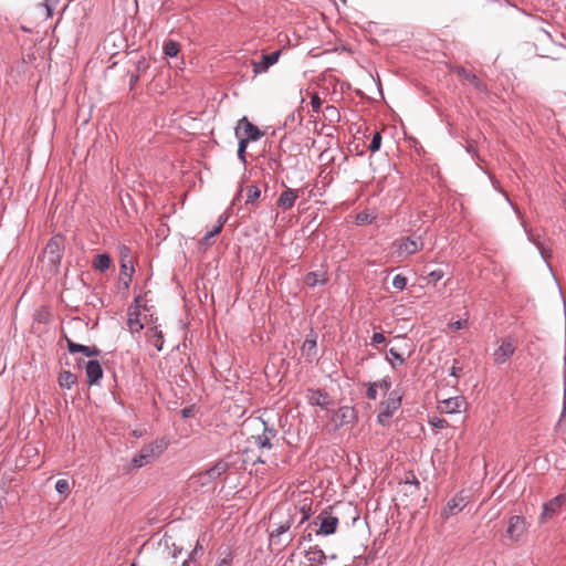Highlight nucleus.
Masks as SVG:
<instances>
[{
    "mask_svg": "<svg viewBox=\"0 0 566 566\" xmlns=\"http://www.w3.org/2000/svg\"><path fill=\"white\" fill-rule=\"evenodd\" d=\"M228 469H229V464L226 461H223V460L217 461L212 467L208 468L203 472H200V475H199L200 479L207 476V482H200V486H207L212 481L218 479L222 473H224Z\"/></svg>",
    "mask_w": 566,
    "mask_h": 566,
    "instance_id": "nucleus-19",
    "label": "nucleus"
},
{
    "mask_svg": "<svg viewBox=\"0 0 566 566\" xmlns=\"http://www.w3.org/2000/svg\"><path fill=\"white\" fill-rule=\"evenodd\" d=\"M148 67V63L146 62V60L144 57H140L137 62H136V74H139L140 72L145 71L146 69Z\"/></svg>",
    "mask_w": 566,
    "mask_h": 566,
    "instance_id": "nucleus-55",
    "label": "nucleus"
},
{
    "mask_svg": "<svg viewBox=\"0 0 566 566\" xmlns=\"http://www.w3.org/2000/svg\"><path fill=\"white\" fill-rule=\"evenodd\" d=\"M206 533L199 535L195 547L188 554V557L182 562L181 566H190L191 563H196L198 555L203 553L202 542L206 541Z\"/></svg>",
    "mask_w": 566,
    "mask_h": 566,
    "instance_id": "nucleus-30",
    "label": "nucleus"
},
{
    "mask_svg": "<svg viewBox=\"0 0 566 566\" xmlns=\"http://www.w3.org/2000/svg\"><path fill=\"white\" fill-rule=\"evenodd\" d=\"M135 273V268L133 264L129 265V273H128V277L126 279H123L122 280V285H123V289L124 290H128L129 285H130V282H132V277H133V274Z\"/></svg>",
    "mask_w": 566,
    "mask_h": 566,
    "instance_id": "nucleus-54",
    "label": "nucleus"
},
{
    "mask_svg": "<svg viewBox=\"0 0 566 566\" xmlns=\"http://www.w3.org/2000/svg\"><path fill=\"white\" fill-rule=\"evenodd\" d=\"M304 555L310 562L308 566H323L327 563V554L318 545L310 546Z\"/></svg>",
    "mask_w": 566,
    "mask_h": 566,
    "instance_id": "nucleus-24",
    "label": "nucleus"
},
{
    "mask_svg": "<svg viewBox=\"0 0 566 566\" xmlns=\"http://www.w3.org/2000/svg\"><path fill=\"white\" fill-rule=\"evenodd\" d=\"M53 237L45 245V253H48L49 264L55 270L61 265L64 252V235L62 231L52 230Z\"/></svg>",
    "mask_w": 566,
    "mask_h": 566,
    "instance_id": "nucleus-2",
    "label": "nucleus"
},
{
    "mask_svg": "<svg viewBox=\"0 0 566 566\" xmlns=\"http://www.w3.org/2000/svg\"><path fill=\"white\" fill-rule=\"evenodd\" d=\"M446 413H458L463 405L461 397H451L443 400Z\"/></svg>",
    "mask_w": 566,
    "mask_h": 566,
    "instance_id": "nucleus-34",
    "label": "nucleus"
},
{
    "mask_svg": "<svg viewBox=\"0 0 566 566\" xmlns=\"http://www.w3.org/2000/svg\"><path fill=\"white\" fill-rule=\"evenodd\" d=\"M312 513L311 504H303L301 506L292 504L287 506L282 518L283 521H292L291 528L297 530L311 520Z\"/></svg>",
    "mask_w": 566,
    "mask_h": 566,
    "instance_id": "nucleus-3",
    "label": "nucleus"
},
{
    "mask_svg": "<svg viewBox=\"0 0 566 566\" xmlns=\"http://www.w3.org/2000/svg\"><path fill=\"white\" fill-rule=\"evenodd\" d=\"M142 298V295L135 296L127 308V326L132 334H137L144 329V324L140 321Z\"/></svg>",
    "mask_w": 566,
    "mask_h": 566,
    "instance_id": "nucleus-8",
    "label": "nucleus"
},
{
    "mask_svg": "<svg viewBox=\"0 0 566 566\" xmlns=\"http://www.w3.org/2000/svg\"><path fill=\"white\" fill-rule=\"evenodd\" d=\"M284 542H286V536L282 535H269V549L271 553H274L273 547L282 545Z\"/></svg>",
    "mask_w": 566,
    "mask_h": 566,
    "instance_id": "nucleus-45",
    "label": "nucleus"
},
{
    "mask_svg": "<svg viewBox=\"0 0 566 566\" xmlns=\"http://www.w3.org/2000/svg\"><path fill=\"white\" fill-rule=\"evenodd\" d=\"M119 270H120V275L122 276L128 277L129 266H128V264L126 263L125 260L120 261Z\"/></svg>",
    "mask_w": 566,
    "mask_h": 566,
    "instance_id": "nucleus-59",
    "label": "nucleus"
},
{
    "mask_svg": "<svg viewBox=\"0 0 566 566\" xmlns=\"http://www.w3.org/2000/svg\"><path fill=\"white\" fill-rule=\"evenodd\" d=\"M333 420H337L335 430H339L344 426L355 424L358 418L354 407L342 406L334 412Z\"/></svg>",
    "mask_w": 566,
    "mask_h": 566,
    "instance_id": "nucleus-14",
    "label": "nucleus"
},
{
    "mask_svg": "<svg viewBox=\"0 0 566 566\" xmlns=\"http://www.w3.org/2000/svg\"><path fill=\"white\" fill-rule=\"evenodd\" d=\"M281 511L275 510L270 514V520L274 521L272 523V530L269 531V535H282L286 536V543L283 547L289 545L295 537V533L291 532V522L292 521H283L282 517H280Z\"/></svg>",
    "mask_w": 566,
    "mask_h": 566,
    "instance_id": "nucleus-4",
    "label": "nucleus"
},
{
    "mask_svg": "<svg viewBox=\"0 0 566 566\" xmlns=\"http://www.w3.org/2000/svg\"><path fill=\"white\" fill-rule=\"evenodd\" d=\"M429 424L434 429V430H441V429H444L449 426L448 421L444 419V418H441V417H432L429 419Z\"/></svg>",
    "mask_w": 566,
    "mask_h": 566,
    "instance_id": "nucleus-43",
    "label": "nucleus"
},
{
    "mask_svg": "<svg viewBox=\"0 0 566 566\" xmlns=\"http://www.w3.org/2000/svg\"><path fill=\"white\" fill-rule=\"evenodd\" d=\"M444 276V271L442 269H434L430 271L427 275L429 283H438Z\"/></svg>",
    "mask_w": 566,
    "mask_h": 566,
    "instance_id": "nucleus-46",
    "label": "nucleus"
},
{
    "mask_svg": "<svg viewBox=\"0 0 566 566\" xmlns=\"http://www.w3.org/2000/svg\"><path fill=\"white\" fill-rule=\"evenodd\" d=\"M462 368L461 367H458L455 365H453L450 369H449V376L451 377H454V378H459L460 376V373H461Z\"/></svg>",
    "mask_w": 566,
    "mask_h": 566,
    "instance_id": "nucleus-61",
    "label": "nucleus"
},
{
    "mask_svg": "<svg viewBox=\"0 0 566 566\" xmlns=\"http://www.w3.org/2000/svg\"><path fill=\"white\" fill-rule=\"evenodd\" d=\"M525 214H517L518 220L521 221V226L524 229V232L526 234L527 240L533 243L539 251V254L542 259L546 262L547 266L552 270V266L548 262V259L551 258V251H546L542 243L538 234H535L533 230L527 226L526 220L524 219Z\"/></svg>",
    "mask_w": 566,
    "mask_h": 566,
    "instance_id": "nucleus-15",
    "label": "nucleus"
},
{
    "mask_svg": "<svg viewBox=\"0 0 566 566\" xmlns=\"http://www.w3.org/2000/svg\"><path fill=\"white\" fill-rule=\"evenodd\" d=\"M469 323H468V318L465 319H457V321H453L449 324V327L453 331V332H458V331H462V329H465L468 327Z\"/></svg>",
    "mask_w": 566,
    "mask_h": 566,
    "instance_id": "nucleus-49",
    "label": "nucleus"
},
{
    "mask_svg": "<svg viewBox=\"0 0 566 566\" xmlns=\"http://www.w3.org/2000/svg\"><path fill=\"white\" fill-rule=\"evenodd\" d=\"M164 53L168 57H176L180 52V44L174 40H168L164 43Z\"/></svg>",
    "mask_w": 566,
    "mask_h": 566,
    "instance_id": "nucleus-35",
    "label": "nucleus"
},
{
    "mask_svg": "<svg viewBox=\"0 0 566 566\" xmlns=\"http://www.w3.org/2000/svg\"><path fill=\"white\" fill-rule=\"evenodd\" d=\"M229 216H230V214H220V217H219V219L217 220L216 224H213V226H212V228H211L210 230H208L207 232H208L212 238L217 237V235L221 232V230H222V228H223L224 223L228 221Z\"/></svg>",
    "mask_w": 566,
    "mask_h": 566,
    "instance_id": "nucleus-37",
    "label": "nucleus"
},
{
    "mask_svg": "<svg viewBox=\"0 0 566 566\" xmlns=\"http://www.w3.org/2000/svg\"><path fill=\"white\" fill-rule=\"evenodd\" d=\"M220 557L217 560L214 566H231L233 560V555L230 548L220 549Z\"/></svg>",
    "mask_w": 566,
    "mask_h": 566,
    "instance_id": "nucleus-36",
    "label": "nucleus"
},
{
    "mask_svg": "<svg viewBox=\"0 0 566 566\" xmlns=\"http://www.w3.org/2000/svg\"><path fill=\"white\" fill-rule=\"evenodd\" d=\"M402 394L398 389L389 391L387 399L380 401V408L385 410L384 416L394 413L401 407Z\"/></svg>",
    "mask_w": 566,
    "mask_h": 566,
    "instance_id": "nucleus-18",
    "label": "nucleus"
},
{
    "mask_svg": "<svg viewBox=\"0 0 566 566\" xmlns=\"http://www.w3.org/2000/svg\"><path fill=\"white\" fill-rule=\"evenodd\" d=\"M313 541V534L312 533H303L298 546L303 545L304 542L311 543Z\"/></svg>",
    "mask_w": 566,
    "mask_h": 566,
    "instance_id": "nucleus-62",
    "label": "nucleus"
},
{
    "mask_svg": "<svg viewBox=\"0 0 566 566\" xmlns=\"http://www.w3.org/2000/svg\"><path fill=\"white\" fill-rule=\"evenodd\" d=\"M62 338L66 343V348L70 355L81 354L83 357L88 359H96L97 356L102 354V350L96 345H83L74 342L72 338L67 336L66 333L63 332Z\"/></svg>",
    "mask_w": 566,
    "mask_h": 566,
    "instance_id": "nucleus-5",
    "label": "nucleus"
},
{
    "mask_svg": "<svg viewBox=\"0 0 566 566\" xmlns=\"http://www.w3.org/2000/svg\"><path fill=\"white\" fill-rule=\"evenodd\" d=\"M311 106L313 108V111L315 112H318L321 106H322V101L321 98L318 97V95H313L312 98H311Z\"/></svg>",
    "mask_w": 566,
    "mask_h": 566,
    "instance_id": "nucleus-56",
    "label": "nucleus"
},
{
    "mask_svg": "<svg viewBox=\"0 0 566 566\" xmlns=\"http://www.w3.org/2000/svg\"><path fill=\"white\" fill-rule=\"evenodd\" d=\"M301 352L307 363H313L318 352L315 339H305L301 346Z\"/></svg>",
    "mask_w": 566,
    "mask_h": 566,
    "instance_id": "nucleus-28",
    "label": "nucleus"
},
{
    "mask_svg": "<svg viewBox=\"0 0 566 566\" xmlns=\"http://www.w3.org/2000/svg\"><path fill=\"white\" fill-rule=\"evenodd\" d=\"M331 507L322 510L318 514V528L315 531L316 535L329 536L336 533L339 520L337 516L331 514Z\"/></svg>",
    "mask_w": 566,
    "mask_h": 566,
    "instance_id": "nucleus-7",
    "label": "nucleus"
},
{
    "mask_svg": "<svg viewBox=\"0 0 566 566\" xmlns=\"http://www.w3.org/2000/svg\"><path fill=\"white\" fill-rule=\"evenodd\" d=\"M356 226L370 224L376 221L377 214H354Z\"/></svg>",
    "mask_w": 566,
    "mask_h": 566,
    "instance_id": "nucleus-40",
    "label": "nucleus"
},
{
    "mask_svg": "<svg viewBox=\"0 0 566 566\" xmlns=\"http://www.w3.org/2000/svg\"><path fill=\"white\" fill-rule=\"evenodd\" d=\"M328 394L323 388H308L306 394L307 402L311 406H317L321 409H326L328 406L327 402Z\"/></svg>",
    "mask_w": 566,
    "mask_h": 566,
    "instance_id": "nucleus-22",
    "label": "nucleus"
},
{
    "mask_svg": "<svg viewBox=\"0 0 566 566\" xmlns=\"http://www.w3.org/2000/svg\"><path fill=\"white\" fill-rule=\"evenodd\" d=\"M86 361H87V360H85V359H84V357H76V358H75V365H74V367H76V368H78V369H81V368H84V369H85V363H86Z\"/></svg>",
    "mask_w": 566,
    "mask_h": 566,
    "instance_id": "nucleus-64",
    "label": "nucleus"
},
{
    "mask_svg": "<svg viewBox=\"0 0 566 566\" xmlns=\"http://www.w3.org/2000/svg\"><path fill=\"white\" fill-rule=\"evenodd\" d=\"M378 382V388H380L381 390L384 391H391L390 388H391V378L389 376H386L384 377L382 379H380Z\"/></svg>",
    "mask_w": 566,
    "mask_h": 566,
    "instance_id": "nucleus-53",
    "label": "nucleus"
},
{
    "mask_svg": "<svg viewBox=\"0 0 566 566\" xmlns=\"http://www.w3.org/2000/svg\"><path fill=\"white\" fill-rule=\"evenodd\" d=\"M515 353V346L509 338L502 340L501 345L494 352V363L496 365L505 364Z\"/></svg>",
    "mask_w": 566,
    "mask_h": 566,
    "instance_id": "nucleus-20",
    "label": "nucleus"
},
{
    "mask_svg": "<svg viewBox=\"0 0 566 566\" xmlns=\"http://www.w3.org/2000/svg\"><path fill=\"white\" fill-rule=\"evenodd\" d=\"M366 391L365 395L369 400H376L378 396V382L377 381H368L364 384Z\"/></svg>",
    "mask_w": 566,
    "mask_h": 566,
    "instance_id": "nucleus-39",
    "label": "nucleus"
},
{
    "mask_svg": "<svg viewBox=\"0 0 566 566\" xmlns=\"http://www.w3.org/2000/svg\"><path fill=\"white\" fill-rule=\"evenodd\" d=\"M459 76L470 82L479 92H486V84L483 83L473 72L464 67L458 72Z\"/></svg>",
    "mask_w": 566,
    "mask_h": 566,
    "instance_id": "nucleus-27",
    "label": "nucleus"
},
{
    "mask_svg": "<svg viewBox=\"0 0 566 566\" xmlns=\"http://www.w3.org/2000/svg\"><path fill=\"white\" fill-rule=\"evenodd\" d=\"M260 420L263 424V431L261 434L253 436L252 438L254 439V444L258 447V449L270 450L273 448L272 440L276 438L279 431L274 426H270L268 421L263 420L262 418H260Z\"/></svg>",
    "mask_w": 566,
    "mask_h": 566,
    "instance_id": "nucleus-12",
    "label": "nucleus"
},
{
    "mask_svg": "<svg viewBox=\"0 0 566 566\" xmlns=\"http://www.w3.org/2000/svg\"><path fill=\"white\" fill-rule=\"evenodd\" d=\"M85 374L87 378V385L99 386L104 377V370L98 359H88L85 363Z\"/></svg>",
    "mask_w": 566,
    "mask_h": 566,
    "instance_id": "nucleus-16",
    "label": "nucleus"
},
{
    "mask_svg": "<svg viewBox=\"0 0 566 566\" xmlns=\"http://www.w3.org/2000/svg\"><path fill=\"white\" fill-rule=\"evenodd\" d=\"M469 503V496L464 494V491L458 492L452 496L442 509L440 516L442 521H448L451 516L457 515L465 509Z\"/></svg>",
    "mask_w": 566,
    "mask_h": 566,
    "instance_id": "nucleus-6",
    "label": "nucleus"
},
{
    "mask_svg": "<svg viewBox=\"0 0 566 566\" xmlns=\"http://www.w3.org/2000/svg\"><path fill=\"white\" fill-rule=\"evenodd\" d=\"M394 245L397 247L396 251L398 253V256L400 258H407L409 255H412L419 249L418 242L410 237L402 238L399 241H395Z\"/></svg>",
    "mask_w": 566,
    "mask_h": 566,
    "instance_id": "nucleus-23",
    "label": "nucleus"
},
{
    "mask_svg": "<svg viewBox=\"0 0 566 566\" xmlns=\"http://www.w3.org/2000/svg\"><path fill=\"white\" fill-rule=\"evenodd\" d=\"M566 430V356H565V365L563 370V406L559 418L554 427V431L557 433L564 432Z\"/></svg>",
    "mask_w": 566,
    "mask_h": 566,
    "instance_id": "nucleus-25",
    "label": "nucleus"
},
{
    "mask_svg": "<svg viewBox=\"0 0 566 566\" xmlns=\"http://www.w3.org/2000/svg\"><path fill=\"white\" fill-rule=\"evenodd\" d=\"M234 135H242L251 142H258L264 136V133L254 124H252L247 116H243L237 123Z\"/></svg>",
    "mask_w": 566,
    "mask_h": 566,
    "instance_id": "nucleus-9",
    "label": "nucleus"
},
{
    "mask_svg": "<svg viewBox=\"0 0 566 566\" xmlns=\"http://www.w3.org/2000/svg\"><path fill=\"white\" fill-rule=\"evenodd\" d=\"M138 80H139V74H136V73H132L130 74V78H129V87H130V90L134 88V86L136 85Z\"/></svg>",
    "mask_w": 566,
    "mask_h": 566,
    "instance_id": "nucleus-63",
    "label": "nucleus"
},
{
    "mask_svg": "<svg viewBox=\"0 0 566 566\" xmlns=\"http://www.w3.org/2000/svg\"><path fill=\"white\" fill-rule=\"evenodd\" d=\"M261 195V190L256 186L247 187V199L245 203H253Z\"/></svg>",
    "mask_w": 566,
    "mask_h": 566,
    "instance_id": "nucleus-41",
    "label": "nucleus"
},
{
    "mask_svg": "<svg viewBox=\"0 0 566 566\" xmlns=\"http://www.w3.org/2000/svg\"><path fill=\"white\" fill-rule=\"evenodd\" d=\"M56 0H46L44 3L46 10V17H52L53 4L56 3Z\"/></svg>",
    "mask_w": 566,
    "mask_h": 566,
    "instance_id": "nucleus-60",
    "label": "nucleus"
},
{
    "mask_svg": "<svg viewBox=\"0 0 566 566\" xmlns=\"http://www.w3.org/2000/svg\"><path fill=\"white\" fill-rule=\"evenodd\" d=\"M304 190L286 188L277 199V207L283 210H290L294 207L295 201L300 198V196H304Z\"/></svg>",
    "mask_w": 566,
    "mask_h": 566,
    "instance_id": "nucleus-21",
    "label": "nucleus"
},
{
    "mask_svg": "<svg viewBox=\"0 0 566 566\" xmlns=\"http://www.w3.org/2000/svg\"><path fill=\"white\" fill-rule=\"evenodd\" d=\"M54 489L60 495L64 497H66L71 492L70 483L65 479H59L55 482Z\"/></svg>",
    "mask_w": 566,
    "mask_h": 566,
    "instance_id": "nucleus-38",
    "label": "nucleus"
},
{
    "mask_svg": "<svg viewBox=\"0 0 566 566\" xmlns=\"http://www.w3.org/2000/svg\"><path fill=\"white\" fill-rule=\"evenodd\" d=\"M381 134L379 132H376L374 135H373V138L370 140V144L368 146V149L371 151V153H376L380 149L381 147Z\"/></svg>",
    "mask_w": 566,
    "mask_h": 566,
    "instance_id": "nucleus-44",
    "label": "nucleus"
},
{
    "mask_svg": "<svg viewBox=\"0 0 566 566\" xmlns=\"http://www.w3.org/2000/svg\"><path fill=\"white\" fill-rule=\"evenodd\" d=\"M51 227L55 232L62 231L64 238L66 234H74L76 231L74 214H52Z\"/></svg>",
    "mask_w": 566,
    "mask_h": 566,
    "instance_id": "nucleus-11",
    "label": "nucleus"
},
{
    "mask_svg": "<svg viewBox=\"0 0 566 566\" xmlns=\"http://www.w3.org/2000/svg\"><path fill=\"white\" fill-rule=\"evenodd\" d=\"M407 284H408V277L401 273L396 274L392 279V286L398 291L405 290Z\"/></svg>",
    "mask_w": 566,
    "mask_h": 566,
    "instance_id": "nucleus-42",
    "label": "nucleus"
},
{
    "mask_svg": "<svg viewBox=\"0 0 566 566\" xmlns=\"http://www.w3.org/2000/svg\"><path fill=\"white\" fill-rule=\"evenodd\" d=\"M77 381V377L71 370L62 369L59 373L57 382L63 389H71Z\"/></svg>",
    "mask_w": 566,
    "mask_h": 566,
    "instance_id": "nucleus-31",
    "label": "nucleus"
},
{
    "mask_svg": "<svg viewBox=\"0 0 566 566\" xmlns=\"http://www.w3.org/2000/svg\"><path fill=\"white\" fill-rule=\"evenodd\" d=\"M324 114L326 117L329 118V120L339 118V112L337 111V108L335 106H331V105L326 106L324 109Z\"/></svg>",
    "mask_w": 566,
    "mask_h": 566,
    "instance_id": "nucleus-51",
    "label": "nucleus"
},
{
    "mask_svg": "<svg viewBox=\"0 0 566 566\" xmlns=\"http://www.w3.org/2000/svg\"><path fill=\"white\" fill-rule=\"evenodd\" d=\"M405 484H410V485L415 486L416 490H419V488H420V481L415 475H412L411 478H407L405 480Z\"/></svg>",
    "mask_w": 566,
    "mask_h": 566,
    "instance_id": "nucleus-58",
    "label": "nucleus"
},
{
    "mask_svg": "<svg viewBox=\"0 0 566 566\" xmlns=\"http://www.w3.org/2000/svg\"><path fill=\"white\" fill-rule=\"evenodd\" d=\"M281 56V51H274L270 54L262 55L260 61H252L253 74L259 75L269 71V69L277 63Z\"/></svg>",
    "mask_w": 566,
    "mask_h": 566,
    "instance_id": "nucleus-17",
    "label": "nucleus"
},
{
    "mask_svg": "<svg viewBox=\"0 0 566 566\" xmlns=\"http://www.w3.org/2000/svg\"><path fill=\"white\" fill-rule=\"evenodd\" d=\"M566 503V494L560 493L545 502L542 506V513L539 515V522L544 523L547 518L558 514L562 507Z\"/></svg>",
    "mask_w": 566,
    "mask_h": 566,
    "instance_id": "nucleus-13",
    "label": "nucleus"
},
{
    "mask_svg": "<svg viewBox=\"0 0 566 566\" xmlns=\"http://www.w3.org/2000/svg\"><path fill=\"white\" fill-rule=\"evenodd\" d=\"M386 360L394 369L402 366L406 363L405 357L400 353H398V350L394 347L388 349Z\"/></svg>",
    "mask_w": 566,
    "mask_h": 566,
    "instance_id": "nucleus-33",
    "label": "nucleus"
},
{
    "mask_svg": "<svg viewBox=\"0 0 566 566\" xmlns=\"http://www.w3.org/2000/svg\"><path fill=\"white\" fill-rule=\"evenodd\" d=\"M386 342V336L382 332H375L370 339V345L373 347H378L380 344Z\"/></svg>",
    "mask_w": 566,
    "mask_h": 566,
    "instance_id": "nucleus-48",
    "label": "nucleus"
},
{
    "mask_svg": "<svg viewBox=\"0 0 566 566\" xmlns=\"http://www.w3.org/2000/svg\"><path fill=\"white\" fill-rule=\"evenodd\" d=\"M328 282V279L325 274V272H321V271H311L308 273L305 274L304 276V283L306 284V286L311 287V289H314L316 286H323L325 284H327Z\"/></svg>",
    "mask_w": 566,
    "mask_h": 566,
    "instance_id": "nucleus-26",
    "label": "nucleus"
},
{
    "mask_svg": "<svg viewBox=\"0 0 566 566\" xmlns=\"http://www.w3.org/2000/svg\"><path fill=\"white\" fill-rule=\"evenodd\" d=\"M148 342L158 350L161 352L164 349L165 337L163 331L158 327L149 328L148 333Z\"/></svg>",
    "mask_w": 566,
    "mask_h": 566,
    "instance_id": "nucleus-29",
    "label": "nucleus"
},
{
    "mask_svg": "<svg viewBox=\"0 0 566 566\" xmlns=\"http://www.w3.org/2000/svg\"><path fill=\"white\" fill-rule=\"evenodd\" d=\"M165 446L158 441L143 446L132 458L128 467L126 468V472L129 473L132 470H138L153 463L163 454Z\"/></svg>",
    "mask_w": 566,
    "mask_h": 566,
    "instance_id": "nucleus-1",
    "label": "nucleus"
},
{
    "mask_svg": "<svg viewBox=\"0 0 566 566\" xmlns=\"http://www.w3.org/2000/svg\"><path fill=\"white\" fill-rule=\"evenodd\" d=\"M112 265V258L108 253H98L93 261V268L96 271L105 272Z\"/></svg>",
    "mask_w": 566,
    "mask_h": 566,
    "instance_id": "nucleus-32",
    "label": "nucleus"
},
{
    "mask_svg": "<svg viewBox=\"0 0 566 566\" xmlns=\"http://www.w3.org/2000/svg\"><path fill=\"white\" fill-rule=\"evenodd\" d=\"M197 407L196 405H189L180 410V415L182 419L191 418L196 415Z\"/></svg>",
    "mask_w": 566,
    "mask_h": 566,
    "instance_id": "nucleus-50",
    "label": "nucleus"
},
{
    "mask_svg": "<svg viewBox=\"0 0 566 566\" xmlns=\"http://www.w3.org/2000/svg\"><path fill=\"white\" fill-rule=\"evenodd\" d=\"M526 531V521L522 515H512L509 518V524L504 536L511 542L516 543L521 539Z\"/></svg>",
    "mask_w": 566,
    "mask_h": 566,
    "instance_id": "nucleus-10",
    "label": "nucleus"
},
{
    "mask_svg": "<svg viewBox=\"0 0 566 566\" xmlns=\"http://www.w3.org/2000/svg\"><path fill=\"white\" fill-rule=\"evenodd\" d=\"M385 410L380 408V411L377 415V423L379 426L386 427L389 423V419L392 418L391 415L384 416Z\"/></svg>",
    "mask_w": 566,
    "mask_h": 566,
    "instance_id": "nucleus-52",
    "label": "nucleus"
},
{
    "mask_svg": "<svg viewBox=\"0 0 566 566\" xmlns=\"http://www.w3.org/2000/svg\"><path fill=\"white\" fill-rule=\"evenodd\" d=\"M213 238L207 232L198 242V248L200 250H206L207 248L211 247L214 241Z\"/></svg>",
    "mask_w": 566,
    "mask_h": 566,
    "instance_id": "nucleus-47",
    "label": "nucleus"
},
{
    "mask_svg": "<svg viewBox=\"0 0 566 566\" xmlns=\"http://www.w3.org/2000/svg\"><path fill=\"white\" fill-rule=\"evenodd\" d=\"M235 137L239 139L238 149L247 150L248 145H249V143L251 140H249L248 138L243 137L242 135L241 136H235Z\"/></svg>",
    "mask_w": 566,
    "mask_h": 566,
    "instance_id": "nucleus-57",
    "label": "nucleus"
}]
</instances>
